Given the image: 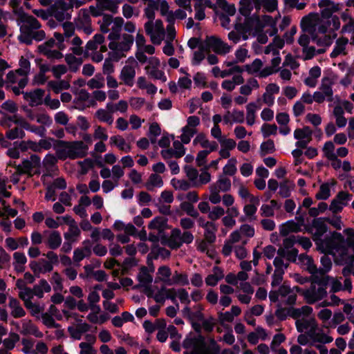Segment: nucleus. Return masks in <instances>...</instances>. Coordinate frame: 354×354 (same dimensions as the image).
I'll return each mask as SVG.
<instances>
[{
	"mask_svg": "<svg viewBox=\"0 0 354 354\" xmlns=\"http://www.w3.org/2000/svg\"><path fill=\"white\" fill-rule=\"evenodd\" d=\"M318 5L320 8V14L310 12L304 16L301 21V28L304 32L310 35L313 41L318 45H322L324 42L320 41L318 34L325 35L326 33L330 26L329 19L333 16V13L338 10L339 6L330 0H321ZM324 37L326 39L324 44H326L329 41L330 37L326 38V35Z\"/></svg>",
	"mask_w": 354,
	"mask_h": 354,
	"instance_id": "1",
	"label": "nucleus"
},
{
	"mask_svg": "<svg viewBox=\"0 0 354 354\" xmlns=\"http://www.w3.org/2000/svg\"><path fill=\"white\" fill-rule=\"evenodd\" d=\"M275 24L274 19L268 15H263L261 17L252 15L245 18L237 17L234 26V28L241 32L258 34L263 30L272 37L277 32Z\"/></svg>",
	"mask_w": 354,
	"mask_h": 354,
	"instance_id": "2",
	"label": "nucleus"
},
{
	"mask_svg": "<svg viewBox=\"0 0 354 354\" xmlns=\"http://www.w3.org/2000/svg\"><path fill=\"white\" fill-rule=\"evenodd\" d=\"M184 354H218L221 348L216 342L211 339L206 342L199 333H189L183 342Z\"/></svg>",
	"mask_w": 354,
	"mask_h": 354,
	"instance_id": "3",
	"label": "nucleus"
},
{
	"mask_svg": "<svg viewBox=\"0 0 354 354\" xmlns=\"http://www.w3.org/2000/svg\"><path fill=\"white\" fill-rule=\"evenodd\" d=\"M55 153L59 160L76 159L86 156L88 147L82 141L67 142L59 140L55 147Z\"/></svg>",
	"mask_w": 354,
	"mask_h": 354,
	"instance_id": "4",
	"label": "nucleus"
},
{
	"mask_svg": "<svg viewBox=\"0 0 354 354\" xmlns=\"http://www.w3.org/2000/svg\"><path fill=\"white\" fill-rule=\"evenodd\" d=\"M329 281V276L319 277L318 275H315L310 287L303 291V296L306 303L313 304L325 298L327 295L326 288Z\"/></svg>",
	"mask_w": 354,
	"mask_h": 354,
	"instance_id": "5",
	"label": "nucleus"
},
{
	"mask_svg": "<svg viewBox=\"0 0 354 354\" xmlns=\"http://www.w3.org/2000/svg\"><path fill=\"white\" fill-rule=\"evenodd\" d=\"M334 240L338 243L329 249L328 252L334 257V261L339 265H351L354 262L353 254L350 253L348 248L344 245V239L339 232H335L333 235Z\"/></svg>",
	"mask_w": 354,
	"mask_h": 354,
	"instance_id": "6",
	"label": "nucleus"
},
{
	"mask_svg": "<svg viewBox=\"0 0 354 354\" xmlns=\"http://www.w3.org/2000/svg\"><path fill=\"white\" fill-rule=\"evenodd\" d=\"M13 124H17L24 129L35 133L41 137L44 136L46 129L43 127H37L29 124L25 118L18 114L9 115L3 113L0 118V125L2 127H11Z\"/></svg>",
	"mask_w": 354,
	"mask_h": 354,
	"instance_id": "7",
	"label": "nucleus"
},
{
	"mask_svg": "<svg viewBox=\"0 0 354 354\" xmlns=\"http://www.w3.org/2000/svg\"><path fill=\"white\" fill-rule=\"evenodd\" d=\"M67 3L63 1H56L50 8V15L55 17L58 21H64L70 19L71 17L72 9L73 7L79 8L84 4V0H68Z\"/></svg>",
	"mask_w": 354,
	"mask_h": 354,
	"instance_id": "8",
	"label": "nucleus"
},
{
	"mask_svg": "<svg viewBox=\"0 0 354 354\" xmlns=\"http://www.w3.org/2000/svg\"><path fill=\"white\" fill-rule=\"evenodd\" d=\"M104 37L101 34H96L89 40L84 48L83 56H91L93 62L99 63L104 59L103 53L106 52L107 48L103 45Z\"/></svg>",
	"mask_w": 354,
	"mask_h": 354,
	"instance_id": "9",
	"label": "nucleus"
},
{
	"mask_svg": "<svg viewBox=\"0 0 354 354\" xmlns=\"http://www.w3.org/2000/svg\"><path fill=\"white\" fill-rule=\"evenodd\" d=\"M91 15L94 17L100 16L101 10L93 6H90L89 10L81 9L77 17L75 19L76 29L82 31L86 35H91L93 31L91 26Z\"/></svg>",
	"mask_w": 354,
	"mask_h": 354,
	"instance_id": "10",
	"label": "nucleus"
},
{
	"mask_svg": "<svg viewBox=\"0 0 354 354\" xmlns=\"http://www.w3.org/2000/svg\"><path fill=\"white\" fill-rule=\"evenodd\" d=\"M231 189V180L225 175L219 176L216 183L209 185V201L214 205L218 204L221 201L220 192H227Z\"/></svg>",
	"mask_w": 354,
	"mask_h": 354,
	"instance_id": "11",
	"label": "nucleus"
},
{
	"mask_svg": "<svg viewBox=\"0 0 354 354\" xmlns=\"http://www.w3.org/2000/svg\"><path fill=\"white\" fill-rule=\"evenodd\" d=\"M133 42V37L129 35H124L122 39L118 41L111 40L109 45L110 49L112 50V52L109 53L110 56L116 61L119 60L121 57L124 56V53L130 49Z\"/></svg>",
	"mask_w": 354,
	"mask_h": 354,
	"instance_id": "12",
	"label": "nucleus"
},
{
	"mask_svg": "<svg viewBox=\"0 0 354 354\" xmlns=\"http://www.w3.org/2000/svg\"><path fill=\"white\" fill-rule=\"evenodd\" d=\"M194 241V235L189 231L183 232L178 228H174L171 231L167 240L168 246L171 249H178L183 244H189Z\"/></svg>",
	"mask_w": 354,
	"mask_h": 354,
	"instance_id": "13",
	"label": "nucleus"
},
{
	"mask_svg": "<svg viewBox=\"0 0 354 354\" xmlns=\"http://www.w3.org/2000/svg\"><path fill=\"white\" fill-rule=\"evenodd\" d=\"M146 33L150 37L153 44L160 45L165 37V30L162 21L160 19L153 21H147L145 24Z\"/></svg>",
	"mask_w": 354,
	"mask_h": 354,
	"instance_id": "14",
	"label": "nucleus"
},
{
	"mask_svg": "<svg viewBox=\"0 0 354 354\" xmlns=\"http://www.w3.org/2000/svg\"><path fill=\"white\" fill-rule=\"evenodd\" d=\"M10 166H15L20 174H32L36 173L41 166V158L36 154H32L28 158L24 159L21 164L15 165V162L10 160L8 163Z\"/></svg>",
	"mask_w": 354,
	"mask_h": 354,
	"instance_id": "15",
	"label": "nucleus"
},
{
	"mask_svg": "<svg viewBox=\"0 0 354 354\" xmlns=\"http://www.w3.org/2000/svg\"><path fill=\"white\" fill-rule=\"evenodd\" d=\"M19 68L17 69V72L19 73L21 76L19 81V86H12L11 90L16 95H19L28 83V75L30 71V62L28 59L24 56H21L19 62Z\"/></svg>",
	"mask_w": 354,
	"mask_h": 354,
	"instance_id": "16",
	"label": "nucleus"
},
{
	"mask_svg": "<svg viewBox=\"0 0 354 354\" xmlns=\"http://www.w3.org/2000/svg\"><path fill=\"white\" fill-rule=\"evenodd\" d=\"M200 118L196 115L189 116L187 119V124L181 129L182 133L180 136L181 141L187 145L190 142L191 139L198 132L197 127L200 125Z\"/></svg>",
	"mask_w": 354,
	"mask_h": 354,
	"instance_id": "17",
	"label": "nucleus"
},
{
	"mask_svg": "<svg viewBox=\"0 0 354 354\" xmlns=\"http://www.w3.org/2000/svg\"><path fill=\"white\" fill-rule=\"evenodd\" d=\"M204 44L208 51L212 50L218 55H226L232 49L230 46L216 36H207L204 40Z\"/></svg>",
	"mask_w": 354,
	"mask_h": 354,
	"instance_id": "18",
	"label": "nucleus"
},
{
	"mask_svg": "<svg viewBox=\"0 0 354 354\" xmlns=\"http://www.w3.org/2000/svg\"><path fill=\"white\" fill-rule=\"evenodd\" d=\"M325 221L326 219L324 218H315L309 227V232L312 234L313 239L317 245L322 241V236L326 232L328 229Z\"/></svg>",
	"mask_w": 354,
	"mask_h": 354,
	"instance_id": "19",
	"label": "nucleus"
},
{
	"mask_svg": "<svg viewBox=\"0 0 354 354\" xmlns=\"http://www.w3.org/2000/svg\"><path fill=\"white\" fill-rule=\"evenodd\" d=\"M46 37V33L44 30L41 28L28 30V33H24V31H20V35L18 36L19 40L21 43L30 45L32 41H41Z\"/></svg>",
	"mask_w": 354,
	"mask_h": 354,
	"instance_id": "20",
	"label": "nucleus"
},
{
	"mask_svg": "<svg viewBox=\"0 0 354 354\" xmlns=\"http://www.w3.org/2000/svg\"><path fill=\"white\" fill-rule=\"evenodd\" d=\"M351 199V194L346 192L341 191L331 201L329 209L333 213L340 212Z\"/></svg>",
	"mask_w": 354,
	"mask_h": 354,
	"instance_id": "21",
	"label": "nucleus"
},
{
	"mask_svg": "<svg viewBox=\"0 0 354 354\" xmlns=\"http://www.w3.org/2000/svg\"><path fill=\"white\" fill-rule=\"evenodd\" d=\"M10 196V193L6 191L5 184L0 180V203L2 206L0 208V217L4 216L15 217L18 213L16 209L10 208L6 201L3 200V198H8Z\"/></svg>",
	"mask_w": 354,
	"mask_h": 354,
	"instance_id": "22",
	"label": "nucleus"
},
{
	"mask_svg": "<svg viewBox=\"0 0 354 354\" xmlns=\"http://www.w3.org/2000/svg\"><path fill=\"white\" fill-rule=\"evenodd\" d=\"M17 24L20 26V31H24V33H28L30 28H41V25L36 18L27 14L21 15L17 19Z\"/></svg>",
	"mask_w": 354,
	"mask_h": 354,
	"instance_id": "23",
	"label": "nucleus"
},
{
	"mask_svg": "<svg viewBox=\"0 0 354 354\" xmlns=\"http://www.w3.org/2000/svg\"><path fill=\"white\" fill-rule=\"evenodd\" d=\"M310 337L311 339L310 346L325 344L333 341V338L319 328L318 324L310 331Z\"/></svg>",
	"mask_w": 354,
	"mask_h": 354,
	"instance_id": "24",
	"label": "nucleus"
},
{
	"mask_svg": "<svg viewBox=\"0 0 354 354\" xmlns=\"http://www.w3.org/2000/svg\"><path fill=\"white\" fill-rule=\"evenodd\" d=\"M136 62L132 61L131 63L126 64L120 72V78L123 81L124 84L128 86H133L134 84V78L136 77Z\"/></svg>",
	"mask_w": 354,
	"mask_h": 354,
	"instance_id": "25",
	"label": "nucleus"
},
{
	"mask_svg": "<svg viewBox=\"0 0 354 354\" xmlns=\"http://www.w3.org/2000/svg\"><path fill=\"white\" fill-rule=\"evenodd\" d=\"M335 77L333 75H325L322 78L319 90L327 96V101L333 100V86L335 84Z\"/></svg>",
	"mask_w": 354,
	"mask_h": 354,
	"instance_id": "26",
	"label": "nucleus"
},
{
	"mask_svg": "<svg viewBox=\"0 0 354 354\" xmlns=\"http://www.w3.org/2000/svg\"><path fill=\"white\" fill-rule=\"evenodd\" d=\"M44 236L46 237L44 243L49 249L54 250L61 245L62 239L58 231L46 230L44 232Z\"/></svg>",
	"mask_w": 354,
	"mask_h": 354,
	"instance_id": "27",
	"label": "nucleus"
},
{
	"mask_svg": "<svg viewBox=\"0 0 354 354\" xmlns=\"http://www.w3.org/2000/svg\"><path fill=\"white\" fill-rule=\"evenodd\" d=\"M20 324L21 326L19 329L21 334L24 335H31L38 338L44 337L43 333L39 330L38 327L31 320L24 319L21 321Z\"/></svg>",
	"mask_w": 354,
	"mask_h": 354,
	"instance_id": "28",
	"label": "nucleus"
},
{
	"mask_svg": "<svg viewBox=\"0 0 354 354\" xmlns=\"http://www.w3.org/2000/svg\"><path fill=\"white\" fill-rule=\"evenodd\" d=\"M82 247L75 249L73 252V260L75 263H79L84 258L89 257L91 254V244L89 240H84L82 242Z\"/></svg>",
	"mask_w": 354,
	"mask_h": 354,
	"instance_id": "29",
	"label": "nucleus"
},
{
	"mask_svg": "<svg viewBox=\"0 0 354 354\" xmlns=\"http://www.w3.org/2000/svg\"><path fill=\"white\" fill-rule=\"evenodd\" d=\"M303 223L304 219L302 218H299L297 221L294 220L288 221L280 226V234L287 236L291 232H297L301 230Z\"/></svg>",
	"mask_w": 354,
	"mask_h": 354,
	"instance_id": "30",
	"label": "nucleus"
},
{
	"mask_svg": "<svg viewBox=\"0 0 354 354\" xmlns=\"http://www.w3.org/2000/svg\"><path fill=\"white\" fill-rule=\"evenodd\" d=\"M44 90L37 88L30 92L23 93L24 99L29 102L32 106L42 104L44 96Z\"/></svg>",
	"mask_w": 354,
	"mask_h": 354,
	"instance_id": "31",
	"label": "nucleus"
},
{
	"mask_svg": "<svg viewBox=\"0 0 354 354\" xmlns=\"http://www.w3.org/2000/svg\"><path fill=\"white\" fill-rule=\"evenodd\" d=\"M322 69L318 66L312 67L309 71L307 77L304 80V83L306 86L310 88H315L318 82L319 78L321 77Z\"/></svg>",
	"mask_w": 354,
	"mask_h": 354,
	"instance_id": "32",
	"label": "nucleus"
},
{
	"mask_svg": "<svg viewBox=\"0 0 354 354\" xmlns=\"http://www.w3.org/2000/svg\"><path fill=\"white\" fill-rule=\"evenodd\" d=\"M348 44V39L347 38L344 37L338 38L335 41L332 52L330 53V57L335 58L339 55H346L347 54L346 46Z\"/></svg>",
	"mask_w": 354,
	"mask_h": 354,
	"instance_id": "33",
	"label": "nucleus"
},
{
	"mask_svg": "<svg viewBox=\"0 0 354 354\" xmlns=\"http://www.w3.org/2000/svg\"><path fill=\"white\" fill-rule=\"evenodd\" d=\"M298 263L304 269L307 270L310 274H312L313 277H315V275H317L316 273L317 272V268L311 257L305 254H301L298 256Z\"/></svg>",
	"mask_w": 354,
	"mask_h": 354,
	"instance_id": "34",
	"label": "nucleus"
},
{
	"mask_svg": "<svg viewBox=\"0 0 354 354\" xmlns=\"http://www.w3.org/2000/svg\"><path fill=\"white\" fill-rule=\"evenodd\" d=\"M317 324V322L313 318L301 317L295 322L297 329L300 333L310 331Z\"/></svg>",
	"mask_w": 354,
	"mask_h": 354,
	"instance_id": "35",
	"label": "nucleus"
},
{
	"mask_svg": "<svg viewBox=\"0 0 354 354\" xmlns=\"http://www.w3.org/2000/svg\"><path fill=\"white\" fill-rule=\"evenodd\" d=\"M91 326L86 323H80L75 326H69L68 331L72 338L80 340L82 335L90 330Z\"/></svg>",
	"mask_w": 354,
	"mask_h": 354,
	"instance_id": "36",
	"label": "nucleus"
},
{
	"mask_svg": "<svg viewBox=\"0 0 354 354\" xmlns=\"http://www.w3.org/2000/svg\"><path fill=\"white\" fill-rule=\"evenodd\" d=\"M58 160L59 159L57 158L56 154L48 153L46 155L42 164L47 175H50L53 172L57 170V163Z\"/></svg>",
	"mask_w": 354,
	"mask_h": 354,
	"instance_id": "37",
	"label": "nucleus"
},
{
	"mask_svg": "<svg viewBox=\"0 0 354 354\" xmlns=\"http://www.w3.org/2000/svg\"><path fill=\"white\" fill-rule=\"evenodd\" d=\"M30 267L35 274H46L53 270V266L46 259H41L39 262L31 263Z\"/></svg>",
	"mask_w": 354,
	"mask_h": 354,
	"instance_id": "38",
	"label": "nucleus"
},
{
	"mask_svg": "<svg viewBox=\"0 0 354 354\" xmlns=\"http://www.w3.org/2000/svg\"><path fill=\"white\" fill-rule=\"evenodd\" d=\"M51 289L52 288L46 279H42L37 284L33 286L32 294L34 296L41 299L44 297V292H50Z\"/></svg>",
	"mask_w": 354,
	"mask_h": 354,
	"instance_id": "39",
	"label": "nucleus"
},
{
	"mask_svg": "<svg viewBox=\"0 0 354 354\" xmlns=\"http://www.w3.org/2000/svg\"><path fill=\"white\" fill-rule=\"evenodd\" d=\"M74 102L77 104L81 103L84 106H95L94 100L91 95L84 89H81L76 93Z\"/></svg>",
	"mask_w": 354,
	"mask_h": 354,
	"instance_id": "40",
	"label": "nucleus"
},
{
	"mask_svg": "<svg viewBox=\"0 0 354 354\" xmlns=\"http://www.w3.org/2000/svg\"><path fill=\"white\" fill-rule=\"evenodd\" d=\"M8 306L10 308V315L15 318H21L26 315V311L20 302L15 298H10Z\"/></svg>",
	"mask_w": 354,
	"mask_h": 354,
	"instance_id": "41",
	"label": "nucleus"
},
{
	"mask_svg": "<svg viewBox=\"0 0 354 354\" xmlns=\"http://www.w3.org/2000/svg\"><path fill=\"white\" fill-rule=\"evenodd\" d=\"M280 295L283 298V301L288 304L292 305L295 304L297 295L289 286L283 285L279 288Z\"/></svg>",
	"mask_w": 354,
	"mask_h": 354,
	"instance_id": "42",
	"label": "nucleus"
},
{
	"mask_svg": "<svg viewBox=\"0 0 354 354\" xmlns=\"http://www.w3.org/2000/svg\"><path fill=\"white\" fill-rule=\"evenodd\" d=\"M4 128L8 129L5 136L9 140L21 139L25 137L24 129L17 124H13L11 127Z\"/></svg>",
	"mask_w": 354,
	"mask_h": 354,
	"instance_id": "43",
	"label": "nucleus"
},
{
	"mask_svg": "<svg viewBox=\"0 0 354 354\" xmlns=\"http://www.w3.org/2000/svg\"><path fill=\"white\" fill-rule=\"evenodd\" d=\"M223 277V270L218 266H215L212 270V273L205 278V283L207 286H215Z\"/></svg>",
	"mask_w": 354,
	"mask_h": 354,
	"instance_id": "44",
	"label": "nucleus"
},
{
	"mask_svg": "<svg viewBox=\"0 0 354 354\" xmlns=\"http://www.w3.org/2000/svg\"><path fill=\"white\" fill-rule=\"evenodd\" d=\"M123 24L124 20L121 17H116L113 19V24L110 28V30H111V32L109 35V39L110 40H116L119 39Z\"/></svg>",
	"mask_w": 354,
	"mask_h": 354,
	"instance_id": "45",
	"label": "nucleus"
},
{
	"mask_svg": "<svg viewBox=\"0 0 354 354\" xmlns=\"http://www.w3.org/2000/svg\"><path fill=\"white\" fill-rule=\"evenodd\" d=\"M260 106L257 105L256 102H250L246 106V115L245 119L246 123L249 126H252L255 122L256 113Z\"/></svg>",
	"mask_w": 354,
	"mask_h": 354,
	"instance_id": "46",
	"label": "nucleus"
},
{
	"mask_svg": "<svg viewBox=\"0 0 354 354\" xmlns=\"http://www.w3.org/2000/svg\"><path fill=\"white\" fill-rule=\"evenodd\" d=\"M13 266L15 270L18 272H22L25 270V265L27 258L24 253L16 252L13 254Z\"/></svg>",
	"mask_w": 354,
	"mask_h": 354,
	"instance_id": "47",
	"label": "nucleus"
},
{
	"mask_svg": "<svg viewBox=\"0 0 354 354\" xmlns=\"http://www.w3.org/2000/svg\"><path fill=\"white\" fill-rule=\"evenodd\" d=\"M155 53V48L152 45H144L141 48H138L136 54V59L141 64H145L147 61L148 57L146 53L149 55H153Z\"/></svg>",
	"mask_w": 354,
	"mask_h": 354,
	"instance_id": "48",
	"label": "nucleus"
},
{
	"mask_svg": "<svg viewBox=\"0 0 354 354\" xmlns=\"http://www.w3.org/2000/svg\"><path fill=\"white\" fill-rule=\"evenodd\" d=\"M259 88V84L258 81L254 78H249L246 84L242 85L239 88V92L243 95H250L254 89H258Z\"/></svg>",
	"mask_w": 354,
	"mask_h": 354,
	"instance_id": "49",
	"label": "nucleus"
},
{
	"mask_svg": "<svg viewBox=\"0 0 354 354\" xmlns=\"http://www.w3.org/2000/svg\"><path fill=\"white\" fill-rule=\"evenodd\" d=\"M48 88L55 93H60L62 90H66L70 88V83L68 80H51L48 82Z\"/></svg>",
	"mask_w": 354,
	"mask_h": 354,
	"instance_id": "50",
	"label": "nucleus"
},
{
	"mask_svg": "<svg viewBox=\"0 0 354 354\" xmlns=\"http://www.w3.org/2000/svg\"><path fill=\"white\" fill-rule=\"evenodd\" d=\"M335 181L332 180L330 182H327L322 184L319 192L316 194V198L319 200H326L330 196V189L335 185Z\"/></svg>",
	"mask_w": 354,
	"mask_h": 354,
	"instance_id": "51",
	"label": "nucleus"
},
{
	"mask_svg": "<svg viewBox=\"0 0 354 354\" xmlns=\"http://www.w3.org/2000/svg\"><path fill=\"white\" fill-rule=\"evenodd\" d=\"M253 8L257 9V0H241L239 12L242 15L241 17H248Z\"/></svg>",
	"mask_w": 354,
	"mask_h": 354,
	"instance_id": "52",
	"label": "nucleus"
},
{
	"mask_svg": "<svg viewBox=\"0 0 354 354\" xmlns=\"http://www.w3.org/2000/svg\"><path fill=\"white\" fill-rule=\"evenodd\" d=\"M111 144L115 145L120 150L128 153L131 151V145L126 142V140L121 136H111L110 138Z\"/></svg>",
	"mask_w": 354,
	"mask_h": 354,
	"instance_id": "53",
	"label": "nucleus"
},
{
	"mask_svg": "<svg viewBox=\"0 0 354 354\" xmlns=\"http://www.w3.org/2000/svg\"><path fill=\"white\" fill-rule=\"evenodd\" d=\"M81 231L77 223L72 224L68 226V230L64 234L66 241L77 242L80 236Z\"/></svg>",
	"mask_w": 354,
	"mask_h": 354,
	"instance_id": "54",
	"label": "nucleus"
},
{
	"mask_svg": "<svg viewBox=\"0 0 354 354\" xmlns=\"http://www.w3.org/2000/svg\"><path fill=\"white\" fill-rule=\"evenodd\" d=\"M277 0H257V10L263 8L265 11L272 12L277 9Z\"/></svg>",
	"mask_w": 354,
	"mask_h": 354,
	"instance_id": "55",
	"label": "nucleus"
},
{
	"mask_svg": "<svg viewBox=\"0 0 354 354\" xmlns=\"http://www.w3.org/2000/svg\"><path fill=\"white\" fill-rule=\"evenodd\" d=\"M138 279L141 286L147 287L152 282L153 278L149 274V270L147 267L143 266L140 268L138 274Z\"/></svg>",
	"mask_w": 354,
	"mask_h": 354,
	"instance_id": "56",
	"label": "nucleus"
},
{
	"mask_svg": "<svg viewBox=\"0 0 354 354\" xmlns=\"http://www.w3.org/2000/svg\"><path fill=\"white\" fill-rule=\"evenodd\" d=\"M321 267L317 268V272L316 274L319 276V277L322 276H326V274L328 272L332 267V261L329 257L326 255H324L322 257L321 259Z\"/></svg>",
	"mask_w": 354,
	"mask_h": 354,
	"instance_id": "57",
	"label": "nucleus"
},
{
	"mask_svg": "<svg viewBox=\"0 0 354 354\" xmlns=\"http://www.w3.org/2000/svg\"><path fill=\"white\" fill-rule=\"evenodd\" d=\"M95 117L100 122L106 123L109 125H111L114 121L113 115L111 114L110 111H106L105 109H100L96 111Z\"/></svg>",
	"mask_w": 354,
	"mask_h": 354,
	"instance_id": "58",
	"label": "nucleus"
},
{
	"mask_svg": "<svg viewBox=\"0 0 354 354\" xmlns=\"http://www.w3.org/2000/svg\"><path fill=\"white\" fill-rule=\"evenodd\" d=\"M263 65V62L260 59L257 58L251 64H246L244 68L248 74L255 75L257 76V75L259 74Z\"/></svg>",
	"mask_w": 354,
	"mask_h": 354,
	"instance_id": "59",
	"label": "nucleus"
},
{
	"mask_svg": "<svg viewBox=\"0 0 354 354\" xmlns=\"http://www.w3.org/2000/svg\"><path fill=\"white\" fill-rule=\"evenodd\" d=\"M63 278L61 274L57 272H54L52 274L50 282L53 286V288L55 292H62L64 288Z\"/></svg>",
	"mask_w": 354,
	"mask_h": 354,
	"instance_id": "60",
	"label": "nucleus"
},
{
	"mask_svg": "<svg viewBox=\"0 0 354 354\" xmlns=\"http://www.w3.org/2000/svg\"><path fill=\"white\" fill-rule=\"evenodd\" d=\"M313 131L309 127H304L301 129H297L294 131V138L296 140H311Z\"/></svg>",
	"mask_w": 354,
	"mask_h": 354,
	"instance_id": "61",
	"label": "nucleus"
},
{
	"mask_svg": "<svg viewBox=\"0 0 354 354\" xmlns=\"http://www.w3.org/2000/svg\"><path fill=\"white\" fill-rule=\"evenodd\" d=\"M21 77V76L19 75V73L17 72V70L10 71L6 76V86L10 89L12 86H19V81Z\"/></svg>",
	"mask_w": 354,
	"mask_h": 354,
	"instance_id": "62",
	"label": "nucleus"
},
{
	"mask_svg": "<svg viewBox=\"0 0 354 354\" xmlns=\"http://www.w3.org/2000/svg\"><path fill=\"white\" fill-rule=\"evenodd\" d=\"M75 55L73 53L66 54L65 56V61L68 65L70 70L73 72L77 71L82 62L81 59L77 58Z\"/></svg>",
	"mask_w": 354,
	"mask_h": 354,
	"instance_id": "63",
	"label": "nucleus"
},
{
	"mask_svg": "<svg viewBox=\"0 0 354 354\" xmlns=\"http://www.w3.org/2000/svg\"><path fill=\"white\" fill-rule=\"evenodd\" d=\"M295 185L292 182L285 180L280 183L279 194L283 198H288L290 196L291 191L294 189Z\"/></svg>",
	"mask_w": 354,
	"mask_h": 354,
	"instance_id": "64",
	"label": "nucleus"
}]
</instances>
